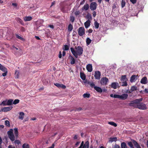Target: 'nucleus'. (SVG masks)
Here are the masks:
<instances>
[{"instance_id": "f257e3e1", "label": "nucleus", "mask_w": 148, "mask_h": 148, "mask_svg": "<svg viewBox=\"0 0 148 148\" xmlns=\"http://www.w3.org/2000/svg\"><path fill=\"white\" fill-rule=\"evenodd\" d=\"M75 51L73 47H71V51L73 55L76 58H78V56H81L83 53V48L81 46H78L77 47L75 46Z\"/></svg>"}, {"instance_id": "f03ea898", "label": "nucleus", "mask_w": 148, "mask_h": 148, "mask_svg": "<svg viewBox=\"0 0 148 148\" xmlns=\"http://www.w3.org/2000/svg\"><path fill=\"white\" fill-rule=\"evenodd\" d=\"M7 134L9 138L12 141L15 140V137L13 133V130L12 129H10L7 132Z\"/></svg>"}, {"instance_id": "7ed1b4c3", "label": "nucleus", "mask_w": 148, "mask_h": 148, "mask_svg": "<svg viewBox=\"0 0 148 148\" xmlns=\"http://www.w3.org/2000/svg\"><path fill=\"white\" fill-rule=\"evenodd\" d=\"M137 107L140 109L142 110H145L147 109V107L145 104L143 103H140V102L137 103Z\"/></svg>"}, {"instance_id": "20e7f679", "label": "nucleus", "mask_w": 148, "mask_h": 148, "mask_svg": "<svg viewBox=\"0 0 148 148\" xmlns=\"http://www.w3.org/2000/svg\"><path fill=\"white\" fill-rule=\"evenodd\" d=\"M143 100L142 98L136 99L132 101L131 102L129 103V105L130 106H134L135 104L138 103L139 102Z\"/></svg>"}, {"instance_id": "39448f33", "label": "nucleus", "mask_w": 148, "mask_h": 148, "mask_svg": "<svg viewBox=\"0 0 148 148\" xmlns=\"http://www.w3.org/2000/svg\"><path fill=\"white\" fill-rule=\"evenodd\" d=\"M78 35L80 36H82L85 34V29L84 27H80L78 30Z\"/></svg>"}, {"instance_id": "423d86ee", "label": "nucleus", "mask_w": 148, "mask_h": 148, "mask_svg": "<svg viewBox=\"0 0 148 148\" xmlns=\"http://www.w3.org/2000/svg\"><path fill=\"white\" fill-rule=\"evenodd\" d=\"M97 4L95 2H92L90 4V8L91 10H95L97 7Z\"/></svg>"}, {"instance_id": "0eeeda50", "label": "nucleus", "mask_w": 148, "mask_h": 148, "mask_svg": "<svg viewBox=\"0 0 148 148\" xmlns=\"http://www.w3.org/2000/svg\"><path fill=\"white\" fill-rule=\"evenodd\" d=\"M109 80L106 77H104L101 78V83L103 85H105L107 84V83Z\"/></svg>"}, {"instance_id": "6e6552de", "label": "nucleus", "mask_w": 148, "mask_h": 148, "mask_svg": "<svg viewBox=\"0 0 148 148\" xmlns=\"http://www.w3.org/2000/svg\"><path fill=\"white\" fill-rule=\"evenodd\" d=\"M13 107L12 106L8 107H4L2 108L0 112L2 111L4 112H6L10 111L12 109Z\"/></svg>"}, {"instance_id": "1a4fd4ad", "label": "nucleus", "mask_w": 148, "mask_h": 148, "mask_svg": "<svg viewBox=\"0 0 148 148\" xmlns=\"http://www.w3.org/2000/svg\"><path fill=\"white\" fill-rule=\"evenodd\" d=\"M101 75V73L99 71H96L95 72V79H99Z\"/></svg>"}, {"instance_id": "9d476101", "label": "nucleus", "mask_w": 148, "mask_h": 148, "mask_svg": "<svg viewBox=\"0 0 148 148\" xmlns=\"http://www.w3.org/2000/svg\"><path fill=\"white\" fill-rule=\"evenodd\" d=\"M54 85L58 87V88H61L63 89H65L66 88V86L65 85L62 84H60L58 83H56L54 84Z\"/></svg>"}, {"instance_id": "9b49d317", "label": "nucleus", "mask_w": 148, "mask_h": 148, "mask_svg": "<svg viewBox=\"0 0 148 148\" xmlns=\"http://www.w3.org/2000/svg\"><path fill=\"white\" fill-rule=\"evenodd\" d=\"M86 68L88 71L89 72H91L92 71V66L91 64H87L86 66Z\"/></svg>"}, {"instance_id": "f8f14e48", "label": "nucleus", "mask_w": 148, "mask_h": 148, "mask_svg": "<svg viewBox=\"0 0 148 148\" xmlns=\"http://www.w3.org/2000/svg\"><path fill=\"white\" fill-rule=\"evenodd\" d=\"M128 97V95L127 94H123L122 95H120V99L122 100L126 99Z\"/></svg>"}, {"instance_id": "ddd939ff", "label": "nucleus", "mask_w": 148, "mask_h": 148, "mask_svg": "<svg viewBox=\"0 0 148 148\" xmlns=\"http://www.w3.org/2000/svg\"><path fill=\"white\" fill-rule=\"evenodd\" d=\"M147 77H145L141 79L140 83L143 84H145L147 83Z\"/></svg>"}, {"instance_id": "4468645a", "label": "nucleus", "mask_w": 148, "mask_h": 148, "mask_svg": "<svg viewBox=\"0 0 148 148\" xmlns=\"http://www.w3.org/2000/svg\"><path fill=\"white\" fill-rule=\"evenodd\" d=\"M16 20L17 21L18 23H21L22 25H24V23L23 22V21L19 18L18 17H16L15 18Z\"/></svg>"}, {"instance_id": "2eb2a0df", "label": "nucleus", "mask_w": 148, "mask_h": 148, "mask_svg": "<svg viewBox=\"0 0 148 148\" xmlns=\"http://www.w3.org/2000/svg\"><path fill=\"white\" fill-rule=\"evenodd\" d=\"M90 21L89 20H88L84 23V25L86 28H88L90 26Z\"/></svg>"}, {"instance_id": "dca6fc26", "label": "nucleus", "mask_w": 148, "mask_h": 148, "mask_svg": "<svg viewBox=\"0 0 148 148\" xmlns=\"http://www.w3.org/2000/svg\"><path fill=\"white\" fill-rule=\"evenodd\" d=\"M80 77L83 80H84L86 79V76L83 72H81L80 73Z\"/></svg>"}, {"instance_id": "f3484780", "label": "nucleus", "mask_w": 148, "mask_h": 148, "mask_svg": "<svg viewBox=\"0 0 148 148\" xmlns=\"http://www.w3.org/2000/svg\"><path fill=\"white\" fill-rule=\"evenodd\" d=\"M32 17L30 16H26L24 18V20L25 21H29L32 19Z\"/></svg>"}, {"instance_id": "a211bd4d", "label": "nucleus", "mask_w": 148, "mask_h": 148, "mask_svg": "<svg viewBox=\"0 0 148 148\" xmlns=\"http://www.w3.org/2000/svg\"><path fill=\"white\" fill-rule=\"evenodd\" d=\"M133 143L135 147L136 148H141L140 145H139L138 143L135 140H133Z\"/></svg>"}, {"instance_id": "6ab92c4d", "label": "nucleus", "mask_w": 148, "mask_h": 148, "mask_svg": "<svg viewBox=\"0 0 148 148\" xmlns=\"http://www.w3.org/2000/svg\"><path fill=\"white\" fill-rule=\"evenodd\" d=\"M89 8V5L88 4H86L82 8V10H88Z\"/></svg>"}, {"instance_id": "aec40b11", "label": "nucleus", "mask_w": 148, "mask_h": 148, "mask_svg": "<svg viewBox=\"0 0 148 148\" xmlns=\"http://www.w3.org/2000/svg\"><path fill=\"white\" fill-rule=\"evenodd\" d=\"M25 114L24 112H21L19 113V115L18 116L19 119L22 120H23L24 118V116Z\"/></svg>"}, {"instance_id": "412c9836", "label": "nucleus", "mask_w": 148, "mask_h": 148, "mask_svg": "<svg viewBox=\"0 0 148 148\" xmlns=\"http://www.w3.org/2000/svg\"><path fill=\"white\" fill-rule=\"evenodd\" d=\"M127 79L126 78V75H122L121 77V82L123 81H127Z\"/></svg>"}, {"instance_id": "4be33fe9", "label": "nucleus", "mask_w": 148, "mask_h": 148, "mask_svg": "<svg viewBox=\"0 0 148 148\" xmlns=\"http://www.w3.org/2000/svg\"><path fill=\"white\" fill-rule=\"evenodd\" d=\"M13 100L12 99H10L7 101V105L8 106H11L13 104Z\"/></svg>"}, {"instance_id": "5701e85b", "label": "nucleus", "mask_w": 148, "mask_h": 148, "mask_svg": "<svg viewBox=\"0 0 148 148\" xmlns=\"http://www.w3.org/2000/svg\"><path fill=\"white\" fill-rule=\"evenodd\" d=\"M94 89L98 92L101 93L102 92V89L99 87L96 86L95 87Z\"/></svg>"}, {"instance_id": "b1692460", "label": "nucleus", "mask_w": 148, "mask_h": 148, "mask_svg": "<svg viewBox=\"0 0 148 148\" xmlns=\"http://www.w3.org/2000/svg\"><path fill=\"white\" fill-rule=\"evenodd\" d=\"M136 76H137L135 75H132L130 77V82H134Z\"/></svg>"}, {"instance_id": "393cba45", "label": "nucleus", "mask_w": 148, "mask_h": 148, "mask_svg": "<svg viewBox=\"0 0 148 148\" xmlns=\"http://www.w3.org/2000/svg\"><path fill=\"white\" fill-rule=\"evenodd\" d=\"M119 84L123 86H126L127 85V81H123L122 82H120Z\"/></svg>"}, {"instance_id": "a878e982", "label": "nucleus", "mask_w": 148, "mask_h": 148, "mask_svg": "<svg viewBox=\"0 0 148 148\" xmlns=\"http://www.w3.org/2000/svg\"><path fill=\"white\" fill-rule=\"evenodd\" d=\"M0 70L3 72L6 71V70H7V69L5 67L2 65L1 64H0Z\"/></svg>"}, {"instance_id": "bb28decb", "label": "nucleus", "mask_w": 148, "mask_h": 148, "mask_svg": "<svg viewBox=\"0 0 148 148\" xmlns=\"http://www.w3.org/2000/svg\"><path fill=\"white\" fill-rule=\"evenodd\" d=\"M14 133L16 137L17 138L18 136V128H15L14 129Z\"/></svg>"}, {"instance_id": "cd10ccee", "label": "nucleus", "mask_w": 148, "mask_h": 148, "mask_svg": "<svg viewBox=\"0 0 148 148\" xmlns=\"http://www.w3.org/2000/svg\"><path fill=\"white\" fill-rule=\"evenodd\" d=\"M73 29V26L72 24H69L68 26V31L69 32H71Z\"/></svg>"}, {"instance_id": "c85d7f7f", "label": "nucleus", "mask_w": 148, "mask_h": 148, "mask_svg": "<svg viewBox=\"0 0 148 148\" xmlns=\"http://www.w3.org/2000/svg\"><path fill=\"white\" fill-rule=\"evenodd\" d=\"M117 84H118V83L115 82H113L112 84L111 87L112 88L115 89L117 88Z\"/></svg>"}, {"instance_id": "c756f323", "label": "nucleus", "mask_w": 148, "mask_h": 148, "mask_svg": "<svg viewBox=\"0 0 148 148\" xmlns=\"http://www.w3.org/2000/svg\"><path fill=\"white\" fill-rule=\"evenodd\" d=\"M91 40L88 37L87 38L86 40V45H89L91 42Z\"/></svg>"}, {"instance_id": "7c9ffc66", "label": "nucleus", "mask_w": 148, "mask_h": 148, "mask_svg": "<svg viewBox=\"0 0 148 148\" xmlns=\"http://www.w3.org/2000/svg\"><path fill=\"white\" fill-rule=\"evenodd\" d=\"M71 57V64H73L75 63V60L74 58L72 56H70Z\"/></svg>"}, {"instance_id": "2f4dec72", "label": "nucleus", "mask_w": 148, "mask_h": 148, "mask_svg": "<svg viewBox=\"0 0 148 148\" xmlns=\"http://www.w3.org/2000/svg\"><path fill=\"white\" fill-rule=\"evenodd\" d=\"M131 89L133 92L134 91L137 90V87L135 85L132 86L131 88Z\"/></svg>"}, {"instance_id": "473e14b6", "label": "nucleus", "mask_w": 148, "mask_h": 148, "mask_svg": "<svg viewBox=\"0 0 148 148\" xmlns=\"http://www.w3.org/2000/svg\"><path fill=\"white\" fill-rule=\"evenodd\" d=\"M121 148H127V146L126 143L125 142H122L121 143Z\"/></svg>"}, {"instance_id": "72a5a7b5", "label": "nucleus", "mask_w": 148, "mask_h": 148, "mask_svg": "<svg viewBox=\"0 0 148 148\" xmlns=\"http://www.w3.org/2000/svg\"><path fill=\"white\" fill-rule=\"evenodd\" d=\"M86 18L88 20H91L92 19L91 15L90 13H88L86 16Z\"/></svg>"}, {"instance_id": "f704fd0d", "label": "nucleus", "mask_w": 148, "mask_h": 148, "mask_svg": "<svg viewBox=\"0 0 148 148\" xmlns=\"http://www.w3.org/2000/svg\"><path fill=\"white\" fill-rule=\"evenodd\" d=\"M116 140L117 138L116 137L110 138V139L109 141L112 142L113 141H116Z\"/></svg>"}, {"instance_id": "c9c22d12", "label": "nucleus", "mask_w": 148, "mask_h": 148, "mask_svg": "<svg viewBox=\"0 0 148 148\" xmlns=\"http://www.w3.org/2000/svg\"><path fill=\"white\" fill-rule=\"evenodd\" d=\"M125 5V0H122L121 2V8H123Z\"/></svg>"}, {"instance_id": "e433bc0d", "label": "nucleus", "mask_w": 148, "mask_h": 148, "mask_svg": "<svg viewBox=\"0 0 148 148\" xmlns=\"http://www.w3.org/2000/svg\"><path fill=\"white\" fill-rule=\"evenodd\" d=\"M22 147L23 148H29V145L28 144L24 143Z\"/></svg>"}, {"instance_id": "4c0bfd02", "label": "nucleus", "mask_w": 148, "mask_h": 148, "mask_svg": "<svg viewBox=\"0 0 148 148\" xmlns=\"http://www.w3.org/2000/svg\"><path fill=\"white\" fill-rule=\"evenodd\" d=\"M20 101V100L18 99H15L14 101H13V104L15 105L16 104L19 103Z\"/></svg>"}, {"instance_id": "58836bf2", "label": "nucleus", "mask_w": 148, "mask_h": 148, "mask_svg": "<svg viewBox=\"0 0 148 148\" xmlns=\"http://www.w3.org/2000/svg\"><path fill=\"white\" fill-rule=\"evenodd\" d=\"M94 25L95 28L98 29L99 28V24L98 22H95Z\"/></svg>"}, {"instance_id": "ea45409f", "label": "nucleus", "mask_w": 148, "mask_h": 148, "mask_svg": "<svg viewBox=\"0 0 148 148\" xmlns=\"http://www.w3.org/2000/svg\"><path fill=\"white\" fill-rule=\"evenodd\" d=\"M83 96L84 98H89L90 97V95L89 94L85 93L83 95Z\"/></svg>"}, {"instance_id": "a19ab883", "label": "nucleus", "mask_w": 148, "mask_h": 148, "mask_svg": "<svg viewBox=\"0 0 148 148\" xmlns=\"http://www.w3.org/2000/svg\"><path fill=\"white\" fill-rule=\"evenodd\" d=\"M128 145L131 148H134V147L132 144V143L131 142H129L127 143Z\"/></svg>"}, {"instance_id": "79ce46f5", "label": "nucleus", "mask_w": 148, "mask_h": 148, "mask_svg": "<svg viewBox=\"0 0 148 148\" xmlns=\"http://www.w3.org/2000/svg\"><path fill=\"white\" fill-rule=\"evenodd\" d=\"M64 50L65 51H67L69 49V47L68 45H64Z\"/></svg>"}, {"instance_id": "37998d69", "label": "nucleus", "mask_w": 148, "mask_h": 148, "mask_svg": "<svg viewBox=\"0 0 148 148\" xmlns=\"http://www.w3.org/2000/svg\"><path fill=\"white\" fill-rule=\"evenodd\" d=\"M108 123L114 126V127H116L117 125L116 123L113 122H109Z\"/></svg>"}, {"instance_id": "c03bdc74", "label": "nucleus", "mask_w": 148, "mask_h": 148, "mask_svg": "<svg viewBox=\"0 0 148 148\" xmlns=\"http://www.w3.org/2000/svg\"><path fill=\"white\" fill-rule=\"evenodd\" d=\"M5 124L7 126L10 127V126L9 121L8 120H6L5 121Z\"/></svg>"}, {"instance_id": "a18cd8bd", "label": "nucleus", "mask_w": 148, "mask_h": 148, "mask_svg": "<svg viewBox=\"0 0 148 148\" xmlns=\"http://www.w3.org/2000/svg\"><path fill=\"white\" fill-rule=\"evenodd\" d=\"M88 84L90 86L91 88H94L96 86H95V84L93 82L88 83Z\"/></svg>"}, {"instance_id": "49530a36", "label": "nucleus", "mask_w": 148, "mask_h": 148, "mask_svg": "<svg viewBox=\"0 0 148 148\" xmlns=\"http://www.w3.org/2000/svg\"><path fill=\"white\" fill-rule=\"evenodd\" d=\"M75 17L73 16H70V21L72 23H73L75 20Z\"/></svg>"}, {"instance_id": "de8ad7c7", "label": "nucleus", "mask_w": 148, "mask_h": 148, "mask_svg": "<svg viewBox=\"0 0 148 148\" xmlns=\"http://www.w3.org/2000/svg\"><path fill=\"white\" fill-rule=\"evenodd\" d=\"M7 100L4 101L2 102V104H3V106H7Z\"/></svg>"}, {"instance_id": "09e8293b", "label": "nucleus", "mask_w": 148, "mask_h": 148, "mask_svg": "<svg viewBox=\"0 0 148 148\" xmlns=\"http://www.w3.org/2000/svg\"><path fill=\"white\" fill-rule=\"evenodd\" d=\"M16 36L17 38H18V39H20L22 40H23V38H22L21 36H19L17 34H16Z\"/></svg>"}, {"instance_id": "8fccbe9b", "label": "nucleus", "mask_w": 148, "mask_h": 148, "mask_svg": "<svg viewBox=\"0 0 148 148\" xmlns=\"http://www.w3.org/2000/svg\"><path fill=\"white\" fill-rule=\"evenodd\" d=\"M14 143L15 145L16 144L18 145L20 143V141L18 140H16L14 141Z\"/></svg>"}, {"instance_id": "3c124183", "label": "nucleus", "mask_w": 148, "mask_h": 148, "mask_svg": "<svg viewBox=\"0 0 148 148\" xmlns=\"http://www.w3.org/2000/svg\"><path fill=\"white\" fill-rule=\"evenodd\" d=\"M113 97L120 99V95L116 94H114L113 95Z\"/></svg>"}, {"instance_id": "603ef678", "label": "nucleus", "mask_w": 148, "mask_h": 148, "mask_svg": "<svg viewBox=\"0 0 148 148\" xmlns=\"http://www.w3.org/2000/svg\"><path fill=\"white\" fill-rule=\"evenodd\" d=\"M80 13V12L79 10L76 11L75 12V14L76 16L79 15Z\"/></svg>"}, {"instance_id": "864d4df0", "label": "nucleus", "mask_w": 148, "mask_h": 148, "mask_svg": "<svg viewBox=\"0 0 148 148\" xmlns=\"http://www.w3.org/2000/svg\"><path fill=\"white\" fill-rule=\"evenodd\" d=\"M85 146L87 148H88L89 146V142L88 141H87L85 143Z\"/></svg>"}, {"instance_id": "5fc2aeb1", "label": "nucleus", "mask_w": 148, "mask_h": 148, "mask_svg": "<svg viewBox=\"0 0 148 148\" xmlns=\"http://www.w3.org/2000/svg\"><path fill=\"white\" fill-rule=\"evenodd\" d=\"M20 30L22 32H25V29L23 27H20Z\"/></svg>"}, {"instance_id": "6e6d98bb", "label": "nucleus", "mask_w": 148, "mask_h": 148, "mask_svg": "<svg viewBox=\"0 0 148 148\" xmlns=\"http://www.w3.org/2000/svg\"><path fill=\"white\" fill-rule=\"evenodd\" d=\"M19 73L18 71H16L15 72V74L16 75V77L17 78H18L19 76Z\"/></svg>"}, {"instance_id": "4d7b16f0", "label": "nucleus", "mask_w": 148, "mask_h": 148, "mask_svg": "<svg viewBox=\"0 0 148 148\" xmlns=\"http://www.w3.org/2000/svg\"><path fill=\"white\" fill-rule=\"evenodd\" d=\"M4 73H3L2 74V75L4 77V76H6L7 75L8 71H7V70H6V71H4Z\"/></svg>"}, {"instance_id": "13d9d810", "label": "nucleus", "mask_w": 148, "mask_h": 148, "mask_svg": "<svg viewBox=\"0 0 148 148\" xmlns=\"http://www.w3.org/2000/svg\"><path fill=\"white\" fill-rule=\"evenodd\" d=\"M2 143V140L1 137L0 136V148H2V147L1 145V144Z\"/></svg>"}, {"instance_id": "bf43d9fd", "label": "nucleus", "mask_w": 148, "mask_h": 148, "mask_svg": "<svg viewBox=\"0 0 148 148\" xmlns=\"http://www.w3.org/2000/svg\"><path fill=\"white\" fill-rule=\"evenodd\" d=\"M62 54L61 51H60L59 52V54L58 57L59 58H62Z\"/></svg>"}, {"instance_id": "052dcab7", "label": "nucleus", "mask_w": 148, "mask_h": 148, "mask_svg": "<svg viewBox=\"0 0 148 148\" xmlns=\"http://www.w3.org/2000/svg\"><path fill=\"white\" fill-rule=\"evenodd\" d=\"M14 51L16 50V51H21V50L20 49L17 48H16V47H14Z\"/></svg>"}, {"instance_id": "680f3d73", "label": "nucleus", "mask_w": 148, "mask_h": 148, "mask_svg": "<svg viewBox=\"0 0 148 148\" xmlns=\"http://www.w3.org/2000/svg\"><path fill=\"white\" fill-rule=\"evenodd\" d=\"M131 2L133 4H134L136 3V0H130Z\"/></svg>"}, {"instance_id": "e2e57ef3", "label": "nucleus", "mask_w": 148, "mask_h": 148, "mask_svg": "<svg viewBox=\"0 0 148 148\" xmlns=\"http://www.w3.org/2000/svg\"><path fill=\"white\" fill-rule=\"evenodd\" d=\"M76 34H77L76 32L73 31V36H76Z\"/></svg>"}, {"instance_id": "0e129e2a", "label": "nucleus", "mask_w": 148, "mask_h": 148, "mask_svg": "<svg viewBox=\"0 0 148 148\" xmlns=\"http://www.w3.org/2000/svg\"><path fill=\"white\" fill-rule=\"evenodd\" d=\"M132 92L131 90V89H130V90H127L126 92L127 93H132Z\"/></svg>"}, {"instance_id": "69168bd1", "label": "nucleus", "mask_w": 148, "mask_h": 148, "mask_svg": "<svg viewBox=\"0 0 148 148\" xmlns=\"http://www.w3.org/2000/svg\"><path fill=\"white\" fill-rule=\"evenodd\" d=\"M93 16L94 17H95L96 16V12L95 11H94L93 12Z\"/></svg>"}, {"instance_id": "338daca9", "label": "nucleus", "mask_w": 148, "mask_h": 148, "mask_svg": "<svg viewBox=\"0 0 148 148\" xmlns=\"http://www.w3.org/2000/svg\"><path fill=\"white\" fill-rule=\"evenodd\" d=\"M78 148H86L85 145H84V146L80 145V146Z\"/></svg>"}, {"instance_id": "774afa93", "label": "nucleus", "mask_w": 148, "mask_h": 148, "mask_svg": "<svg viewBox=\"0 0 148 148\" xmlns=\"http://www.w3.org/2000/svg\"><path fill=\"white\" fill-rule=\"evenodd\" d=\"M114 148H120V146L118 145L115 144L114 146Z\"/></svg>"}]
</instances>
